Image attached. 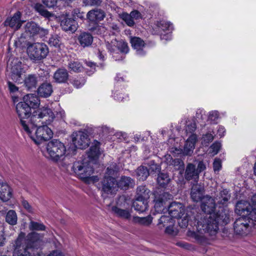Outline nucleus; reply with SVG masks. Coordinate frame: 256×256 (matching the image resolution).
<instances>
[{
	"mask_svg": "<svg viewBox=\"0 0 256 256\" xmlns=\"http://www.w3.org/2000/svg\"><path fill=\"white\" fill-rule=\"evenodd\" d=\"M38 82L39 76L35 74H29L24 80V86L29 90L36 89Z\"/></svg>",
	"mask_w": 256,
	"mask_h": 256,
	"instance_id": "19",
	"label": "nucleus"
},
{
	"mask_svg": "<svg viewBox=\"0 0 256 256\" xmlns=\"http://www.w3.org/2000/svg\"><path fill=\"white\" fill-rule=\"evenodd\" d=\"M226 133V130L223 126H217V133L216 134L220 137L224 136Z\"/></svg>",
	"mask_w": 256,
	"mask_h": 256,
	"instance_id": "60",
	"label": "nucleus"
},
{
	"mask_svg": "<svg viewBox=\"0 0 256 256\" xmlns=\"http://www.w3.org/2000/svg\"><path fill=\"white\" fill-rule=\"evenodd\" d=\"M206 168V166L205 164H204L203 162H200L198 166V168L196 169V170L198 171V174H200V172L204 170Z\"/></svg>",
	"mask_w": 256,
	"mask_h": 256,
	"instance_id": "63",
	"label": "nucleus"
},
{
	"mask_svg": "<svg viewBox=\"0 0 256 256\" xmlns=\"http://www.w3.org/2000/svg\"><path fill=\"white\" fill-rule=\"evenodd\" d=\"M169 215L173 218H181L185 214L184 206L180 202H172L168 206Z\"/></svg>",
	"mask_w": 256,
	"mask_h": 256,
	"instance_id": "15",
	"label": "nucleus"
},
{
	"mask_svg": "<svg viewBox=\"0 0 256 256\" xmlns=\"http://www.w3.org/2000/svg\"><path fill=\"white\" fill-rule=\"evenodd\" d=\"M247 201L238 202L236 206V212L241 216L234 223V232L240 235L247 234L251 228H256V209H252Z\"/></svg>",
	"mask_w": 256,
	"mask_h": 256,
	"instance_id": "4",
	"label": "nucleus"
},
{
	"mask_svg": "<svg viewBox=\"0 0 256 256\" xmlns=\"http://www.w3.org/2000/svg\"><path fill=\"white\" fill-rule=\"evenodd\" d=\"M146 164L150 172H159L160 169V166L155 164L154 160H150Z\"/></svg>",
	"mask_w": 256,
	"mask_h": 256,
	"instance_id": "49",
	"label": "nucleus"
},
{
	"mask_svg": "<svg viewBox=\"0 0 256 256\" xmlns=\"http://www.w3.org/2000/svg\"><path fill=\"white\" fill-rule=\"evenodd\" d=\"M100 142L94 140L88 152V160L84 159L82 161H77L74 162L73 170L76 175L84 181L91 176L94 169L92 166L90 161L96 160L100 154Z\"/></svg>",
	"mask_w": 256,
	"mask_h": 256,
	"instance_id": "6",
	"label": "nucleus"
},
{
	"mask_svg": "<svg viewBox=\"0 0 256 256\" xmlns=\"http://www.w3.org/2000/svg\"><path fill=\"white\" fill-rule=\"evenodd\" d=\"M60 26L64 30L70 31L72 32H74L78 27V24L76 20L72 18H65L62 20Z\"/></svg>",
	"mask_w": 256,
	"mask_h": 256,
	"instance_id": "24",
	"label": "nucleus"
},
{
	"mask_svg": "<svg viewBox=\"0 0 256 256\" xmlns=\"http://www.w3.org/2000/svg\"><path fill=\"white\" fill-rule=\"evenodd\" d=\"M196 124L193 120H190L186 122V133H190L194 134L193 132L196 130Z\"/></svg>",
	"mask_w": 256,
	"mask_h": 256,
	"instance_id": "45",
	"label": "nucleus"
},
{
	"mask_svg": "<svg viewBox=\"0 0 256 256\" xmlns=\"http://www.w3.org/2000/svg\"><path fill=\"white\" fill-rule=\"evenodd\" d=\"M170 181L169 176L164 173H160L158 174L157 178V182L160 186L165 187L166 186Z\"/></svg>",
	"mask_w": 256,
	"mask_h": 256,
	"instance_id": "40",
	"label": "nucleus"
},
{
	"mask_svg": "<svg viewBox=\"0 0 256 256\" xmlns=\"http://www.w3.org/2000/svg\"><path fill=\"white\" fill-rule=\"evenodd\" d=\"M114 98L118 101H124L128 100V96L124 92L122 88H116L113 94Z\"/></svg>",
	"mask_w": 256,
	"mask_h": 256,
	"instance_id": "35",
	"label": "nucleus"
},
{
	"mask_svg": "<svg viewBox=\"0 0 256 256\" xmlns=\"http://www.w3.org/2000/svg\"><path fill=\"white\" fill-rule=\"evenodd\" d=\"M68 68L70 71L80 72L82 69V66L78 60H70L68 64Z\"/></svg>",
	"mask_w": 256,
	"mask_h": 256,
	"instance_id": "37",
	"label": "nucleus"
},
{
	"mask_svg": "<svg viewBox=\"0 0 256 256\" xmlns=\"http://www.w3.org/2000/svg\"><path fill=\"white\" fill-rule=\"evenodd\" d=\"M159 224H163L166 226L167 224H174V220L170 216H162L159 220Z\"/></svg>",
	"mask_w": 256,
	"mask_h": 256,
	"instance_id": "46",
	"label": "nucleus"
},
{
	"mask_svg": "<svg viewBox=\"0 0 256 256\" xmlns=\"http://www.w3.org/2000/svg\"><path fill=\"white\" fill-rule=\"evenodd\" d=\"M218 117V111H211L208 112L206 119L211 122H215Z\"/></svg>",
	"mask_w": 256,
	"mask_h": 256,
	"instance_id": "52",
	"label": "nucleus"
},
{
	"mask_svg": "<svg viewBox=\"0 0 256 256\" xmlns=\"http://www.w3.org/2000/svg\"><path fill=\"white\" fill-rule=\"evenodd\" d=\"M98 180V178L97 176H89L88 178H86L84 180L86 182L90 184V183H95Z\"/></svg>",
	"mask_w": 256,
	"mask_h": 256,
	"instance_id": "61",
	"label": "nucleus"
},
{
	"mask_svg": "<svg viewBox=\"0 0 256 256\" xmlns=\"http://www.w3.org/2000/svg\"><path fill=\"white\" fill-rule=\"evenodd\" d=\"M43 4L50 8L56 6L58 0H42Z\"/></svg>",
	"mask_w": 256,
	"mask_h": 256,
	"instance_id": "59",
	"label": "nucleus"
},
{
	"mask_svg": "<svg viewBox=\"0 0 256 256\" xmlns=\"http://www.w3.org/2000/svg\"><path fill=\"white\" fill-rule=\"evenodd\" d=\"M8 89L11 92H15L18 91V88L17 86H16L14 84H12L10 82H8Z\"/></svg>",
	"mask_w": 256,
	"mask_h": 256,
	"instance_id": "62",
	"label": "nucleus"
},
{
	"mask_svg": "<svg viewBox=\"0 0 256 256\" xmlns=\"http://www.w3.org/2000/svg\"><path fill=\"white\" fill-rule=\"evenodd\" d=\"M68 76V72L66 69L60 68L55 72L54 78L56 82L62 83L67 80Z\"/></svg>",
	"mask_w": 256,
	"mask_h": 256,
	"instance_id": "30",
	"label": "nucleus"
},
{
	"mask_svg": "<svg viewBox=\"0 0 256 256\" xmlns=\"http://www.w3.org/2000/svg\"><path fill=\"white\" fill-rule=\"evenodd\" d=\"M6 220L10 224L16 225L18 220L17 214L16 212L14 210H10L6 214Z\"/></svg>",
	"mask_w": 256,
	"mask_h": 256,
	"instance_id": "38",
	"label": "nucleus"
},
{
	"mask_svg": "<svg viewBox=\"0 0 256 256\" xmlns=\"http://www.w3.org/2000/svg\"><path fill=\"white\" fill-rule=\"evenodd\" d=\"M12 196V190L6 182L0 180V199L3 202L10 200Z\"/></svg>",
	"mask_w": 256,
	"mask_h": 256,
	"instance_id": "21",
	"label": "nucleus"
},
{
	"mask_svg": "<svg viewBox=\"0 0 256 256\" xmlns=\"http://www.w3.org/2000/svg\"><path fill=\"white\" fill-rule=\"evenodd\" d=\"M150 190L145 186H141L138 188L136 198L148 200L150 198Z\"/></svg>",
	"mask_w": 256,
	"mask_h": 256,
	"instance_id": "31",
	"label": "nucleus"
},
{
	"mask_svg": "<svg viewBox=\"0 0 256 256\" xmlns=\"http://www.w3.org/2000/svg\"><path fill=\"white\" fill-rule=\"evenodd\" d=\"M105 16L104 12L98 8L89 11L86 14L88 20L94 23H97V22L103 20Z\"/></svg>",
	"mask_w": 256,
	"mask_h": 256,
	"instance_id": "20",
	"label": "nucleus"
},
{
	"mask_svg": "<svg viewBox=\"0 0 256 256\" xmlns=\"http://www.w3.org/2000/svg\"><path fill=\"white\" fill-rule=\"evenodd\" d=\"M201 201V208L206 216L198 222L197 231L188 230V236L198 242L204 244L206 242V234L215 235L218 230V225L226 224L228 222V217L220 206L218 212H214L216 201L211 197L208 196H204Z\"/></svg>",
	"mask_w": 256,
	"mask_h": 256,
	"instance_id": "1",
	"label": "nucleus"
},
{
	"mask_svg": "<svg viewBox=\"0 0 256 256\" xmlns=\"http://www.w3.org/2000/svg\"><path fill=\"white\" fill-rule=\"evenodd\" d=\"M198 136L196 134H192L188 138L184 144L182 154L184 156H191L195 148L196 143L198 142Z\"/></svg>",
	"mask_w": 256,
	"mask_h": 256,
	"instance_id": "17",
	"label": "nucleus"
},
{
	"mask_svg": "<svg viewBox=\"0 0 256 256\" xmlns=\"http://www.w3.org/2000/svg\"><path fill=\"white\" fill-rule=\"evenodd\" d=\"M221 146V144L220 142H216L214 143L210 148L209 154H211L212 156L216 154L219 152Z\"/></svg>",
	"mask_w": 256,
	"mask_h": 256,
	"instance_id": "48",
	"label": "nucleus"
},
{
	"mask_svg": "<svg viewBox=\"0 0 256 256\" xmlns=\"http://www.w3.org/2000/svg\"><path fill=\"white\" fill-rule=\"evenodd\" d=\"M28 228L31 230L42 231L46 230L45 226L42 222L31 220Z\"/></svg>",
	"mask_w": 256,
	"mask_h": 256,
	"instance_id": "42",
	"label": "nucleus"
},
{
	"mask_svg": "<svg viewBox=\"0 0 256 256\" xmlns=\"http://www.w3.org/2000/svg\"><path fill=\"white\" fill-rule=\"evenodd\" d=\"M85 63H86V65L90 67V71L87 72L88 73V75H90L93 72H94L95 71L96 65L94 63L92 62H90V61L86 60Z\"/></svg>",
	"mask_w": 256,
	"mask_h": 256,
	"instance_id": "55",
	"label": "nucleus"
},
{
	"mask_svg": "<svg viewBox=\"0 0 256 256\" xmlns=\"http://www.w3.org/2000/svg\"><path fill=\"white\" fill-rule=\"evenodd\" d=\"M204 187L200 185L196 184L192 188L190 196L194 202L202 200L203 196Z\"/></svg>",
	"mask_w": 256,
	"mask_h": 256,
	"instance_id": "26",
	"label": "nucleus"
},
{
	"mask_svg": "<svg viewBox=\"0 0 256 256\" xmlns=\"http://www.w3.org/2000/svg\"><path fill=\"white\" fill-rule=\"evenodd\" d=\"M134 21V20H138L142 18V14L137 10H134L130 12Z\"/></svg>",
	"mask_w": 256,
	"mask_h": 256,
	"instance_id": "57",
	"label": "nucleus"
},
{
	"mask_svg": "<svg viewBox=\"0 0 256 256\" xmlns=\"http://www.w3.org/2000/svg\"><path fill=\"white\" fill-rule=\"evenodd\" d=\"M20 12H17L14 14L12 17L6 19L5 22V24L9 26L16 30L19 29L23 22V21L20 20Z\"/></svg>",
	"mask_w": 256,
	"mask_h": 256,
	"instance_id": "22",
	"label": "nucleus"
},
{
	"mask_svg": "<svg viewBox=\"0 0 256 256\" xmlns=\"http://www.w3.org/2000/svg\"><path fill=\"white\" fill-rule=\"evenodd\" d=\"M48 44L50 46L58 47L61 44L60 38L58 35H52L49 38Z\"/></svg>",
	"mask_w": 256,
	"mask_h": 256,
	"instance_id": "44",
	"label": "nucleus"
},
{
	"mask_svg": "<svg viewBox=\"0 0 256 256\" xmlns=\"http://www.w3.org/2000/svg\"><path fill=\"white\" fill-rule=\"evenodd\" d=\"M230 198V194L226 190H224L220 193L219 196L216 198V200L219 204L224 205Z\"/></svg>",
	"mask_w": 256,
	"mask_h": 256,
	"instance_id": "34",
	"label": "nucleus"
},
{
	"mask_svg": "<svg viewBox=\"0 0 256 256\" xmlns=\"http://www.w3.org/2000/svg\"><path fill=\"white\" fill-rule=\"evenodd\" d=\"M130 42L137 55L143 56L146 54V44L142 38L138 37H131Z\"/></svg>",
	"mask_w": 256,
	"mask_h": 256,
	"instance_id": "16",
	"label": "nucleus"
},
{
	"mask_svg": "<svg viewBox=\"0 0 256 256\" xmlns=\"http://www.w3.org/2000/svg\"><path fill=\"white\" fill-rule=\"evenodd\" d=\"M16 110L22 128L24 130V126H28L30 123V119L32 114L31 112V108L28 105L22 102L17 104Z\"/></svg>",
	"mask_w": 256,
	"mask_h": 256,
	"instance_id": "11",
	"label": "nucleus"
},
{
	"mask_svg": "<svg viewBox=\"0 0 256 256\" xmlns=\"http://www.w3.org/2000/svg\"><path fill=\"white\" fill-rule=\"evenodd\" d=\"M23 100V102L28 105L30 108H36L40 104L38 98L34 94H30L24 96Z\"/></svg>",
	"mask_w": 256,
	"mask_h": 256,
	"instance_id": "27",
	"label": "nucleus"
},
{
	"mask_svg": "<svg viewBox=\"0 0 256 256\" xmlns=\"http://www.w3.org/2000/svg\"><path fill=\"white\" fill-rule=\"evenodd\" d=\"M43 238V234L35 232L29 233L26 237L24 232H20L13 244V256H40Z\"/></svg>",
	"mask_w": 256,
	"mask_h": 256,
	"instance_id": "3",
	"label": "nucleus"
},
{
	"mask_svg": "<svg viewBox=\"0 0 256 256\" xmlns=\"http://www.w3.org/2000/svg\"><path fill=\"white\" fill-rule=\"evenodd\" d=\"M212 134L208 132L206 134L202 136V144H208L210 142L212 141L214 139L213 134L214 132H212Z\"/></svg>",
	"mask_w": 256,
	"mask_h": 256,
	"instance_id": "51",
	"label": "nucleus"
},
{
	"mask_svg": "<svg viewBox=\"0 0 256 256\" xmlns=\"http://www.w3.org/2000/svg\"><path fill=\"white\" fill-rule=\"evenodd\" d=\"M118 170L116 164H113L108 167L103 180L101 181L100 184H98L97 186L102 188L106 193L112 194L117 190V187L124 189L132 186L134 184L133 180L130 178L125 176H122L117 183L116 182L113 176Z\"/></svg>",
	"mask_w": 256,
	"mask_h": 256,
	"instance_id": "5",
	"label": "nucleus"
},
{
	"mask_svg": "<svg viewBox=\"0 0 256 256\" xmlns=\"http://www.w3.org/2000/svg\"><path fill=\"white\" fill-rule=\"evenodd\" d=\"M154 30L155 31V34H160L162 40H170L171 39L170 34H162V32L166 31L170 32L172 30V26L169 22L165 20H160L154 26Z\"/></svg>",
	"mask_w": 256,
	"mask_h": 256,
	"instance_id": "14",
	"label": "nucleus"
},
{
	"mask_svg": "<svg viewBox=\"0 0 256 256\" xmlns=\"http://www.w3.org/2000/svg\"><path fill=\"white\" fill-rule=\"evenodd\" d=\"M54 118L51 109L42 107L34 110L30 117L28 126H24V130L35 144H39L50 139L53 136L51 129L48 126Z\"/></svg>",
	"mask_w": 256,
	"mask_h": 256,
	"instance_id": "2",
	"label": "nucleus"
},
{
	"mask_svg": "<svg viewBox=\"0 0 256 256\" xmlns=\"http://www.w3.org/2000/svg\"><path fill=\"white\" fill-rule=\"evenodd\" d=\"M152 220V218L150 216H148L146 217H139L134 216V222L143 226H148L150 225Z\"/></svg>",
	"mask_w": 256,
	"mask_h": 256,
	"instance_id": "39",
	"label": "nucleus"
},
{
	"mask_svg": "<svg viewBox=\"0 0 256 256\" xmlns=\"http://www.w3.org/2000/svg\"><path fill=\"white\" fill-rule=\"evenodd\" d=\"M172 195L166 192L162 194L158 197L156 196L154 200V207L156 211L158 213L163 212L164 210V205L167 199H170Z\"/></svg>",
	"mask_w": 256,
	"mask_h": 256,
	"instance_id": "18",
	"label": "nucleus"
},
{
	"mask_svg": "<svg viewBox=\"0 0 256 256\" xmlns=\"http://www.w3.org/2000/svg\"><path fill=\"white\" fill-rule=\"evenodd\" d=\"M48 52V48L44 43H34L28 46L27 48L29 58L34 60H40L45 58Z\"/></svg>",
	"mask_w": 256,
	"mask_h": 256,
	"instance_id": "8",
	"label": "nucleus"
},
{
	"mask_svg": "<svg viewBox=\"0 0 256 256\" xmlns=\"http://www.w3.org/2000/svg\"><path fill=\"white\" fill-rule=\"evenodd\" d=\"M199 174L196 168V166L192 164H188L185 172V178L187 180H197Z\"/></svg>",
	"mask_w": 256,
	"mask_h": 256,
	"instance_id": "25",
	"label": "nucleus"
},
{
	"mask_svg": "<svg viewBox=\"0 0 256 256\" xmlns=\"http://www.w3.org/2000/svg\"><path fill=\"white\" fill-rule=\"evenodd\" d=\"M112 212L118 216L124 219H128L130 217V212L128 210H123L116 206H113Z\"/></svg>",
	"mask_w": 256,
	"mask_h": 256,
	"instance_id": "33",
	"label": "nucleus"
},
{
	"mask_svg": "<svg viewBox=\"0 0 256 256\" xmlns=\"http://www.w3.org/2000/svg\"><path fill=\"white\" fill-rule=\"evenodd\" d=\"M52 92V86L50 83L48 82L41 84L38 89V94L43 98L49 97Z\"/></svg>",
	"mask_w": 256,
	"mask_h": 256,
	"instance_id": "23",
	"label": "nucleus"
},
{
	"mask_svg": "<svg viewBox=\"0 0 256 256\" xmlns=\"http://www.w3.org/2000/svg\"><path fill=\"white\" fill-rule=\"evenodd\" d=\"M134 210L140 213L145 212L148 207V200L135 199L133 202Z\"/></svg>",
	"mask_w": 256,
	"mask_h": 256,
	"instance_id": "32",
	"label": "nucleus"
},
{
	"mask_svg": "<svg viewBox=\"0 0 256 256\" xmlns=\"http://www.w3.org/2000/svg\"><path fill=\"white\" fill-rule=\"evenodd\" d=\"M165 232L168 234L174 236L177 234L178 230L177 228L174 226V224H170L166 227Z\"/></svg>",
	"mask_w": 256,
	"mask_h": 256,
	"instance_id": "50",
	"label": "nucleus"
},
{
	"mask_svg": "<svg viewBox=\"0 0 256 256\" xmlns=\"http://www.w3.org/2000/svg\"><path fill=\"white\" fill-rule=\"evenodd\" d=\"M66 152L64 144L58 140H52L46 144L43 153L46 157L58 161L64 156Z\"/></svg>",
	"mask_w": 256,
	"mask_h": 256,
	"instance_id": "7",
	"label": "nucleus"
},
{
	"mask_svg": "<svg viewBox=\"0 0 256 256\" xmlns=\"http://www.w3.org/2000/svg\"><path fill=\"white\" fill-rule=\"evenodd\" d=\"M178 221L180 226L182 228H186L188 226V218L187 214H185Z\"/></svg>",
	"mask_w": 256,
	"mask_h": 256,
	"instance_id": "53",
	"label": "nucleus"
},
{
	"mask_svg": "<svg viewBox=\"0 0 256 256\" xmlns=\"http://www.w3.org/2000/svg\"><path fill=\"white\" fill-rule=\"evenodd\" d=\"M214 170L215 172H219L222 168V162L220 159L216 158L213 163Z\"/></svg>",
	"mask_w": 256,
	"mask_h": 256,
	"instance_id": "56",
	"label": "nucleus"
},
{
	"mask_svg": "<svg viewBox=\"0 0 256 256\" xmlns=\"http://www.w3.org/2000/svg\"><path fill=\"white\" fill-rule=\"evenodd\" d=\"M106 48L116 60H120V58L117 56L119 53L127 54L129 51L128 44L123 40H118L114 39L110 42H107Z\"/></svg>",
	"mask_w": 256,
	"mask_h": 256,
	"instance_id": "9",
	"label": "nucleus"
},
{
	"mask_svg": "<svg viewBox=\"0 0 256 256\" xmlns=\"http://www.w3.org/2000/svg\"><path fill=\"white\" fill-rule=\"evenodd\" d=\"M166 162L168 164L172 166L175 170H180L182 173L184 170V162L179 158L173 160L170 155L166 156Z\"/></svg>",
	"mask_w": 256,
	"mask_h": 256,
	"instance_id": "28",
	"label": "nucleus"
},
{
	"mask_svg": "<svg viewBox=\"0 0 256 256\" xmlns=\"http://www.w3.org/2000/svg\"><path fill=\"white\" fill-rule=\"evenodd\" d=\"M86 80L83 78H80V79L74 80L72 82V84L74 86L78 88L83 86Z\"/></svg>",
	"mask_w": 256,
	"mask_h": 256,
	"instance_id": "54",
	"label": "nucleus"
},
{
	"mask_svg": "<svg viewBox=\"0 0 256 256\" xmlns=\"http://www.w3.org/2000/svg\"><path fill=\"white\" fill-rule=\"evenodd\" d=\"M136 172L138 178L142 180H146L150 174L148 168L143 166L138 167Z\"/></svg>",
	"mask_w": 256,
	"mask_h": 256,
	"instance_id": "36",
	"label": "nucleus"
},
{
	"mask_svg": "<svg viewBox=\"0 0 256 256\" xmlns=\"http://www.w3.org/2000/svg\"><path fill=\"white\" fill-rule=\"evenodd\" d=\"M7 72L12 80L18 83L22 82V75L24 72L22 63L18 59H14L8 63Z\"/></svg>",
	"mask_w": 256,
	"mask_h": 256,
	"instance_id": "10",
	"label": "nucleus"
},
{
	"mask_svg": "<svg viewBox=\"0 0 256 256\" xmlns=\"http://www.w3.org/2000/svg\"><path fill=\"white\" fill-rule=\"evenodd\" d=\"M101 0H84V3L86 6H98L100 5Z\"/></svg>",
	"mask_w": 256,
	"mask_h": 256,
	"instance_id": "58",
	"label": "nucleus"
},
{
	"mask_svg": "<svg viewBox=\"0 0 256 256\" xmlns=\"http://www.w3.org/2000/svg\"><path fill=\"white\" fill-rule=\"evenodd\" d=\"M35 10L42 16L46 18H50L52 14L45 9L44 6L40 4H36L34 6Z\"/></svg>",
	"mask_w": 256,
	"mask_h": 256,
	"instance_id": "43",
	"label": "nucleus"
},
{
	"mask_svg": "<svg viewBox=\"0 0 256 256\" xmlns=\"http://www.w3.org/2000/svg\"><path fill=\"white\" fill-rule=\"evenodd\" d=\"M78 40L80 45L83 48H86L92 44L93 42V37L90 34L84 32L78 36Z\"/></svg>",
	"mask_w": 256,
	"mask_h": 256,
	"instance_id": "29",
	"label": "nucleus"
},
{
	"mask_svg": "<svg viewBox=\"0 0 256 256\" xmlns=\"http://www.w3.org/2000/svg\"><path fill=\"white\" fill-rule=\"evenodd\" d=\"M24 31L29 36L38 34L40 37L42 38L48 34V30L47 29L40 28L37 24L34 22H28L24 26Z\"/></svg>",
	"mask_w": 256,
	"mask_h": 256,
	"instance_id": "13",
	"label": "nucleus"
},
{
	"mask_svg": "<svg viewBox=\"0 0 256 256\" xmlns=\"http://www.w3.org/2000/svg\"><path fill=\"white\" fill-rule=\"evenodd\" d=\"M251 202L252 204V206L250 204V206L252 208V209H250V211H252V209H256V194H254L252 198H251ZM249 204H250L249 202H248Z\"/></svg>",
	"mask_w": 256,
	"mask_h": 256,
	"instance_id": "64",
	"label": "nucleus"
},
{
	"mask_svg": "<svg viewBox=\"0 0 256 256\" xmlns=\"http://www.w3.org/2000/svg\"><path fill=\"white\" fill-rule=\"evenodd\" d=\"M196 118L200 122L206 120L207 116L206 114V111L201 108H198L196 112Z\"/></svg>",
	"mask_w": 256,
	"mask_h": 256,
	"instance_id": "47",
	"label": "nucleus"
},
{
	"mask_svg": "<svg viewBox=\"0 0 256 256\" xmlns=\"http://www.w3.org/2000/svg\"><path fill=\"white\" fill-rule=\"evenodd\" d=\"M72 142L75 147L80 149L87 148L90 143L89 136L83 131H78L72 134Z\"/></svg>",
	"mask_w": 256,
	"mask_h": 256,
	"instance_id": "12",
	"label": "nucleus"
},
{
	"mask_svg": "<svg viewBox=\"0 0 256 256\" xmlns=\"http://www.w3.org/2000/svg\"><path fill=\"white\" fill-rule=\"evenodd\" d=\"M119 17L122 18L126 24L129 26H133L134 25V22L130 14L125 12L120 14Z\"/></svg>",
	"mask_w": 256,
	"mask_h": 256,
	"instance_id": "41",
	"label": "nucleus"
}]
</instances>
